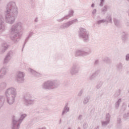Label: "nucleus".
Wrapping results in <instances>:
<instances>
[{
  "label": "nucleus",
  "mask_w": 129,
  "mask_h": 129,
  "mask_svg": "<svg viewBox=\"0 0 129 129\" xmlns=\"http://www.w3.org/2000/svg\"><path fill=\"white\" fill-rule=\"evenodd\" d=\"M121 39L122 42H126V41L128 40V33L126 32H123L122 33Z\"/></svg>",
  "instance_id": "dca6fc26"
},
{
  "label": "nucleus",
  "mask_w": 129,
  "mask_h": 129,
  "mask_svg": "<svg viewBox=\"0 0 129 129\" xmlns=\"http://www.w3.org/2000/svg\"><path fill=\"white\" fill-rule=\"evenodd\" d=\"M121 103V98L119 99L115 103V109H118L119 108V105Z\"/></svg>",
  "instance_id": "4be33fe9"
},
{
  "label": "nucleus",
  "mask_w": 129,
  "mask_h": 129,
  "mask_svg": "<svg viewBox=\"0 0 129 129\" xmlns=\"http://www.w3.org/2000/svg\"><path fill=\"white\" fill-rule=\"evenodd\" d=\"M6 31V24L5 23V17L3 14H0V34Z\"/></svg>",
  "instance_id": "ddd939ff"
},
{
  "label": "nucleus",
  "mask_w": 129,
  "mask_h": 129,
  "mask_svg": "<svg viewBox=\"0 0 129 129\" xmlns=\"http://www.w3.org/2000/svg\"><path fill=\"white\" fill-rule=\"evenodd\" d=\"M68 129H71V127H69Z\"/></svg>",
  "instance_id": "864d4df0"
},
{
  "label": "nucleus",
  "mask_w": 129,
  "mask_h": 129,
  "mask_svg": "<svg viewBox=\"0 0 129 129\" xmlns=\"http://www.w3.org/2000/svg\"><path fill=\"white\" fill-rule=\"evenodd\" d=\"M102 84H103V83L102 82H99L96 86V88L97 89H99L101 88V86H102Z\"/></svg>",
  "instance_id": "cd10ccee"
},
{
  "label": "nucleus",
  "mask_w": 129,
  "mask_h": 129,
  "mask_svg": "<svg viewBox=\"0 0 129 129\" xmlns=\"http://www.w3.org/2000/svg\"><path fill=\"white\" fill-rule=\"evenodd\" d=\"M98 75V73L97 72H95L92 75L89 76V80H93L95 77Z\"/></svg>",
  "instance_id": "aec40b11"
},
{
  "label": "nucleus",
  "mask_w": 129,
  "mask_h": 129,
  "mask_svg": "<svg viewBox=\"0 0 129 129\" xmlns=\"http://www.w3.org/2000/svg\"><path fill=\"white\" fill-rule=\"evenodd\" d=\"M89 102V97H85L83 101V103L84 105H86L88 104V103Z\"/></svg>",
  "instance_id": "bb28decb"
},
{
  "label": "nucleus",
  "mask_w": 129,
  "mask_h": 129,
  "mask_svg": "<svg viewBox=\"0 0 129 129\" xmlns=\"http://www.w3.org/2000/svg\"><path fill=\"white\" fill-rule=\"evenodd\" d=\"M98 60H97L95 61V64H98Z\"/></svg>",
  "instance_id": "09e8293b"
},
{
  "label": "nucleus",
  "mask_w": 129,
  "mask_h": 129,
  "mask_svg": "<svg viewBox=\"0 0 129 129\" xmlns=\"http://www.w3.org/2000/svg\"><path fill=\"white\" fill-rule=\"evenodd\" d=\"M33 35H34V32H33L32 31H30L29 33L28 36L27 37L26 39V42H27L29 40V39H30V38L32 37Z\"/></svg>",
  "instance_id": "c756f323"
},
{
  "label": "nucleus",
  "mask_w": 129,
  "mask_h": 129,
  "mask_svg": "<svg viewBox=\"0 0 129 129\" xmlns=\"http://www.w3.org/2000/svg\"><path fill=\"white\" fill-rule=\"evenodd\" d=\"M78 129H81V128H80V127H78Z\"/></svg>",
  "instance_id": "603ef678"
},
{
  "label": "nucleus",
  "mask_w": 129,
  "mask_h": 129,
  "mask_svg": "<svg viewBox=\"0 0 129 129\" xmlns=\"http://www.w3.org/2000/svg\"><path fill=\"white\" fill-rule=\"evenodd\" d=\"M17 94V89L14 87H9L5 90V95L6 97V102L9 105H12L15 103Z\"/></svg>",
  "instance_id": "7ed1b4c3"
},
{
  "label": "nucleus",
  "mask_w": 129,
  "mask_h": 129,
  "mask_svg": "<svg viewBox=\"0 0 129 129\" xmlns=\"http://www.w3.org/2000/svg\"><path fill=\"white\" fill-rule=\"evenodd\" d=\"M36 121H40V119L37 120Z\"/></svg>",
  "instance_id": "3c124183"
},
{
  "label": "nucleus",
  "mask_w": 129,
  "mask_h": 129,
  "mask_svg": "<svg viewBox=\"0 0 129 129\" xmlns=\"http://www.w3.org/2000/svg\"><path fill=\"white\" fill-rule=\"evenodd\" d=\"M119 94H120L119 93V92H116L115 94H114V96L115 97H117L118 96V95H119Z\"/></svg>",
  "instance_id": "c03bdc74"
},
{
  "label": "nucleus",
  "mask_w": 129,
  "mask_h": 129,
  "mask_svg": "<svg viewBox=\"0 0 129 129\" xmlns=\"http://www.w3.org/2000/svg\"><path fill=\"white\" fill-rule=\"evenodd\" d=\"M125 59V61H129V53L126 54Z\"/></svg>",
  "instance_id": "ea45409f"
},
{
  "label": "nucleus",
  "mask_w": 129,
  "mask_h": 129,
  "mask_svg": "<svg viewBox=\"0 0 129 129\" xmlns=\"http://www.w3.org/2000/svg\"><path fill=\"white\" fill-rule=\"evenodd\" d=\"M78 120H82L83 119V115H79L78 117Z\"/></svg>",
  "instance_id": "e433bc0d"
},
{
  "label": "nucleus",
  "mask_w": 129,
  "mask_h": 129,
  "mask_svg": "<svg viewBox=\"0 0 129 129\" xmlns=\"http://www.w3.org/2000/svg\"><path fill=\"white\" fill-rule=\"evenodd\" d=\"M64 20H67V18H66V16H64L62 18H61L60 19H57V22H63V21H64Z\"/></svg>",
  "instance_id": "f704fd0d"
},
{
  "label": "nucleus",
  "mask_w": 129,
  "mask_h": 129,
  "mask_svg": "<svg viewBox=\"0 0 129 129\" xmlns=\"http://www.w3.org/2000/svg\"><path fill=\"white\" fill-rule=\"evenodd\" d=\"M83 93V90H81L78 94V96H81L82 95V94Z\"/></svg>",
  "instance_id": "58836bf2"
},
{
  "label": "nucleus",
  "mask_w": 129,
  "mask_h": 129,
  "mask_svg": "<svg viewBox=\"0 0 129 129\" xmlns=\"http://www.w3.org/2000/svg\"><path fill=\"white\" fill-rule=\"evenodd\" d=\"M117 123L118 124L121 123V118H120V117L117 118Z\"/></svg>",
  "instance_id": "a19ab883"
},
{
  "label": "nucleus",
  "mask_w": 129,
  "mask_h": 129,
  "mask_svg": "<svg viewBox=\"0 0 129 129\" xmlns=\"http://www.w3.org/2000/svg\"><path fill=\"white\" fill-rule=\"evenodd\" d=\"M60 85V82L57 80H49L44 82L42 85V89H48V90H53L56 89Z\"/></svg>",
  "instance_id": "20e7f679"
},
{
  "label": "nucleus",
  "mask_w": 129,
  "mask_h": 129,
  "mask_svg": "<svg viewBox=\"0 0 129 129\" xmlns=\"http://www.w3.org/2000/svg\"><path fill=\"white\" fill-rule=\"evenodd\" d=\"M103 61L107 63V64H110V63H111V60L108 57L104 58Z\"/></svg>",
  "instance_id": "a878e982"
},
{
  "label": "nucleus",
  "mask_w": 129,
  "mask_h": 129,
  "mask_svg": "<svg viewBox=\"0 0 129 129\" xmlns=\"http://www.w3.org/2000/svg\"><path fill=\"white\" fill-rule=\"evenodd\" d=\"M125 109H126V106L124 105H123L122 106V110H123V111H124V110H125Z\"/></svg>",
  "instance_id": "37998d69"
},
{
  "label": "nucleus",
  "mask_w": 129,
  "mask_h": 129,
  "mask_svg": "<svg viewBox=\"0 0 129 129\" xmlns=\"http://www.w3.org/2000/svg\"><path fill=\"white\" fill-rule=\"evenodd\" d=\"M79 36L84 41H88L89 39V32L87 31L86 29L80 27L79 31Z\"/></svg>",
  "instance_id": "0eeeda50"
},
{
  "label": "nucleus",
  "mask_w": 129,
  "mask_h": 129,
  "mask_svg": "<svg viewBox=\"0 0 129 129\" xmlns=\"http://www.w3.org/2000/svg\"><path fill=\"white\" fill-rule=\"evenodd\" d=\"M104 4V0H100V3L99 4L100 7H103V4Z\"/></svg>",
  "instance_id": "4c0bfd02"
},
{
  "label": "nucleus",
  "mask_w": 129,
  "mask_h": 129,
  "mask_svg": "<svg viewBox=\"0 0 129 129\" xmlns=\"http://www.w3.org/2000/svg\"><path fill=\"white\" fill-rule=\"evenodd\" d=\"M77 19H75L74 20H72L69 21L68 22L64 23L59 26L60 30H65V29H68L69 27H70L73 24H75L77 22Z\"/></svg>",
  "instance_id": "9d476101"
},
{
  "label": "nucleus",
  "mask_w": 129,
  "mask_h": 129,
  "mask_svg": "<svg viewBox=\"0 0 129 129\" xmlns=\"http://www.w3.org/2000/svg\"><path fill=\"white\" fill-rule=\"evenodd\" d=\"M14 55H15V52L13 51L8 52L4 58V63L8 64L11 61Z\"/></svg>",
  "instance_id": "4468645a"
},
{
  "label": "nucleus",
  "mask_w": 129,
  "mask_h": 129,
  "mask_svg": "<svg viewBox=\"0 0 129 129\" xmlns=\"http://www.w3.org/2000/svg\"><path fill=\"white\" fill-rule=\"evenodd\" d=\"M9 72V69L7 67H3L0 70V79H2L5 77V75H7V73Z\"/></svg>",
  "instance_id": "2eb2a0df"
},
{
  "label": "nucleus",
  "mask_w": 129,
  "mask_h": 129,
  "mask_svg": "<svg viewBox=\"0 0 129 129\" xmlns=\"http://www.w3.org/2000/svg\"><path fill=\"white\" fill-rule=\"evenodd\" d=\"M69 111H70V108L68 107V104H67L63 108L61 115H64L65 113H67V112H69Z\"/></svg>",
  "instance_id": "a211bd4d"
},
{
  "label": "nucleus",
  "mask_w": 129,
  "mask_h": 129,
  "mask_svg": "<svg viewBox=\"0 0 129 129\" xmlns=\"http://www.w3.org/2000/svg\"><path fill=\"white\" fill-rule=\"evenodd\" d=\"M110 122V114L107 113L105 115V118L104 119L101 120V124L102 127H105L108 125V124Z\"/></svg>",
  "instance_id": "9b49d317"
},
{
  "label": "nucleus",
  "mask_w": 129,
  "mask_h": 129,
  "mask_svg": "<svg viewBox=\"0 0 129 129\" xmlns=\"http://www.w3.org/2000/svg\"><path fill=\"white\" fill-rule=\"evenodd\" d=\"M94 129H99V126H97V127H95Z\"/></svg>",
  "instance_id": "8fccbe9b"
},
{
  "label": "nucleus",
  "mask_w": 129,
  "mask_h": 129,
  "mask_svg": "<svg viewBox=\"0 0 129 129\" xmlns=\"http://www.w3.org/2000/svg\"><path fill=\"white\" fill-rule=\"evenodd\" d=\"M26 117H27V114H21L20 118H18V117L16 116H13L12 128L19 129L21 123H22V122Z\"/></svg>",
  "instance_id": "39448f33"
},
{
  "label": "nucleus",
  "mask_w": 129,
  "mask_h": 129,
  "mask_svg": "<svg viewBox=\"0 0 129 129\" xmlns=\"http://www.w3.org/2000/svg\"><path fill=\"white\" fill-rule=\"evenodd\" d=\"M80 71V66L78 63H74L73 64L70 70V73L71 75H76L78 74Z\"/></svg>",
  "instance_id": "1a4fd4ad"
},
{
  "label": "nucleus",
  "mask_w": 129,
  "mask_h": 129,
  "mask_svg": "<svg viewBox=\"0 0 129 129\" xmlns=\"http://www.w3.org/2000/svg\"><path fill=\"white\" fill-rule=\"evenodd\" d=\"M97 11L96 10V9H94V10H93L92 13L93 16H95V15L96 14V12H97Z\"/></svg>",
  "instance_id": "79ce46f5"
},
{
  "label": "nucleus",
  "mask_w": 129,
  "mask_h": 129,
  "mask_svg": "<svg viewBox=\"0 0 129 129\" xmlns=\"http://www.w3.org/2000/svg\"><path fill=\"white\" fill-rule=\"evenodd\" d=\"M5 104V97L3 95H0V109Z\"/></svg>",
  "instance_id": "6ab92c4d"
},
{
  "label": "nucleus",
  "mask_w": 129,
  "mask_h": 129,
  "mask_svg": "<svg viewBox=\"0 0 129 129\" xmlns=\"http://www.w3.org/2000/svg\"><path fill=\"white\" fill-rule=\"evenodd\" d=\"M123 117L124 119H128L129 118V112L125 113L123 115Z\"/></svg>",
  "instance_id": "2f4dec72"
},
{
  "label": "nucleus",
  "mask_w": 129,
  "mask_h": 129,
  "mask_svg": "<svg viewBox=\"0 0 129 129\" xmlns=\"http://www.w3.org/2000/svg\"><path fill=\"white\" fill-rule=\"evenodd\" d=\"M90 54H91V50L88 48H86L84 49L77 50L76 51L75 56L79 57V56H82V57H85V56H88Z\"/></svg>",
  "instance_id": "6e6552de"
},
{
  "label": "nucleus",
  "mask_w": 129,
  "mask_h": 129,
  "mask_svg": "<svg viewBox=\"0 0 129 129\" xmlns=\"http://www.w3.org/2000/svg\"><path fill=\"white\" fill-rule=\"evenodd\" d=\"M74 14V11L73 10H70L69 12V15H66L65 17L67 18V20L71 18V17H73V14Z\"/></svg>",
  "instance_id": "393cba45"
},
{
  "label": "nucleus",
  "mask_w": 129,
  "mask_h": 129,
  "mask_svg": "<svg viewBox=\"0 0 129 129\" xmlns=\"http://www.w3.org/2000/svg\"><path fill=\"white\" fill-rule=\"evenodd\" d=\"M28 70L29 72L31 73V74H33V75H34V76H39V75H40V74H39L38 73H37V72L32 70L31 68H29Z\"/></svg>",
  "instance_id": "412c9836"
},
{
  "label": "nucleus",
  "mask_w": 129,
  "mask_h": 129,
  "mask_svg": "<svg viewBox=\"0 0 129 129\" xmlns=\"http://www.w3.org/2000/svg\"><path fill=\"white\" fill-rule=\"evenodd\" d=\"M107 11V6H105L104 7L101 9V12L102 13H104Z\"/></svg>",
  "instance_id": "72a5a7b5"
},
{
  "label": "nucleus",
  "mask_w": 129,
  "mask_h": 129,
  "mask_svg": "<svg viewBox=\"0 0 129 129\" xmlns=\"http://www.w3.org/2000/svg\"><path fill=\"white\" fill-rule=\"evenodd\" d=\"M117 69L118 70H121L122 69V63H119L116 66Z\"/></svg>",
  "instance_id": "7c9ffc66"
},
{
  "label": "nucleus",
  "mask_w": 129,
  "mask_h": 129,
  "mask_svg": "<svg viewBox=\"0 0 129 129\" xmlns=\"http://www.w3.org/2000/svg\"><path fill=\"white\" fill-rule=\"evenodd\" d=\"M23 102L26 106L34 105L35 104V99L32 98V95L27 93L24 96Z\"/></svg>",
  "instance_id": "423d86ee"
},
{
  "label": "nucleus",
  "mask_w": 129,
  "mask_h": 129,
  "mask_svg": "<svg viewBox=\"0 0 129 129\" xmlns=\"http://www.w3.org/2000/svg\"><path fill=\"white\" fill-rule=\"evenodd\" d=\"M24 30V25L21 22H16L13 25L11 28V39L14 43H18L21 39V34L19 31Z\"/></svg>",
  "instance_id": "f03ea898"
},
{
  "label": "nucleus",
  "mask_w": 129,
  "mask_h": 129,
  "mask_svg": "<svg viewBox=\"0 0 129 129\" xmlns=\"http://www.w3.org/2000/svg\"><path fill=\"white\" fill-rule=\"evenodd\" d=\"M94 7H95V4H94V3H93L91 5V8H94Z\"/></svg>",
  "instance_id": "49530a36"
},
{
  "label": "nucleus",
  "mask_w": 129,
  "mask_h": 129,
  "mask_svg": "<svg viewBox=\"0 0 129 129\" xmlns=\"http://www.w3.org/2000/svg\"><path fill=\"white\" fill-rule=\"evenodd\" d=\"M105 23H110V24H112V19L111 18V16L108 15L106 17V19H105Z\"/></svg>",
  "instance_id": "5701e85b"
},
{
  "label": "nucleus",
  "mask_w": 129,
  "mask_h": 129,
  "mask_svg": "<svg viewBox=\"0 0 129 129\" xmlns=\"http://www.w3.org/2000/svg\"><path fill=\"white\" fill-rule=\"evenodd\" d=\"M127 1L128 2V3H129V0H127Z\"/></svg>",
  "instance_id": "5fc2aeb1"
},
{
  "label": "nucleus",
  "mask_w": 129,
  "mask_h": 129,
  "mask_svg": "<svg viewBox=\"0 0 129 129\" xmlns=\"http://www.w3.org/2000/svg\"><path fill=\"white\" fill-rule=\"evenodd\" d=\"M105 23V19H102L100 20H98L96 22L97 25H101V24H104Z\"/></svg>",
  "instance_id": "c85d7f7f"
},
{
  "label": "nucleus",
  "mask_w": 129,
  "mask_h": 129,
  "mask_svg": "<svg viewBox=\"0 0 129 129\" xmlns=\"http://www.w3.org/2000/svg\"><path fill=\"white\" fill-rule=\"evenodd\" d=\"M18 7L15 2H10L8 3L5 11V21L8 25H14L18 17Z\"/></svg>",
  "instance_id": "f257e3e1"
},
{
  "label": "nucleus",
  "mask_w": 129,
  "mask_h": 129,
  "mask_svg": "<svg viewBox=\"0 0 129 129\" xmlns=\"http://www.w3.org/2000/svg\"><path fill=\"white\" fill-rule=\"evenodd\" d=\"M8 48L9 45H8V44H7L6 43H3L2 50L0 51V53L4 54V53H5V52H6V51L8 50Z\"/></svg>",
  "instance_id": "f3484780"
},
{
  "label": "nucleus",
  "mask_w": 129,
  "mask_h": 129,
  "mask_svg": "<svg viewBox=\"0 0 129 129\" xmlns=\"http://www.w3.org/2000/svg\"><path fill=\"white\" fill-rule=\"evenodd\" d=\"M113 21L115 26H118V25H119V21H118L117 19L114 18Z\"/></svg>",
  "instance_id": "473e14b6"
},
{
  "label": "nucleus",
  "mask_w": 129,
  "mask_h": 129,
  "mask_svg": "<svg viewBox=\"0 0 129 129\" xmlns=\"http://www.w3.org/2000/svg\"><path fill=\"white\" fill-rule=\"evenodd\" d=\"M84 129H87L88 127V124L87 123H84L83 125Z\"/></svg>",
  "instance_id": "c9c22d12"
},
{
  "label": "nucleus",
  "mask_w": 129,
  "mask_h": 129,
  "mask_svg": "<svg viewBox=\"0 0 129 129\" xmlns=\"http://www.w3.org/2000/svg\"><path fill=\"white\" fill-rule=\"evenodd\" d=\"M61 122H62V119H60L59 121V124H61Z\"/></svg>",
  "instance_id": "de8ad7c7"
},
{
  "label": "nucleus",
  "mask_w": 129,
  "mask_h": 129,
  "mask_svg": "<svg viewBox=\"0 0 129 129\" xmlns=\"http://www.w3.org/2000/svg\"><path fill=\"white\" fill-rule=\"evenodd\" d=\"M38 20H39V18H38L37 17L34 20L35 23H38Z\"/></svg>",
  "instance_id": "a18cd8bd"
},
{
  "label": "nucleus",
  "mask_w": 129,
  "mask_h": 129,
  "mask_svg": "<svg viewBox=\"0 0 129 129\" xmlns=\"http://www.w3.org/2000/svg\"><path fill=\"white\" fill-rule=\"evenodd\" d=\"M7 83L6 82H2L0 84V90H4L7 88Z\"/></svg>",
  "instance_id": "b1692460"
},
{
  "label": "nucleus",
  "mask_w": 129,
  "mask_h": 129,
  "mask_svg": "<svg viewBox=\"0 0 129 129\" xmlns=\"http://www.w3.org/2000/svg\"><path fill=\"white\" fill-rule=\"evenodd\" d=\"M25 73L18 71L16 73V78L19 83H24L25 81Z\"/></svg>",
  "instance_id": "f8f14e48"
}]
</instances>
